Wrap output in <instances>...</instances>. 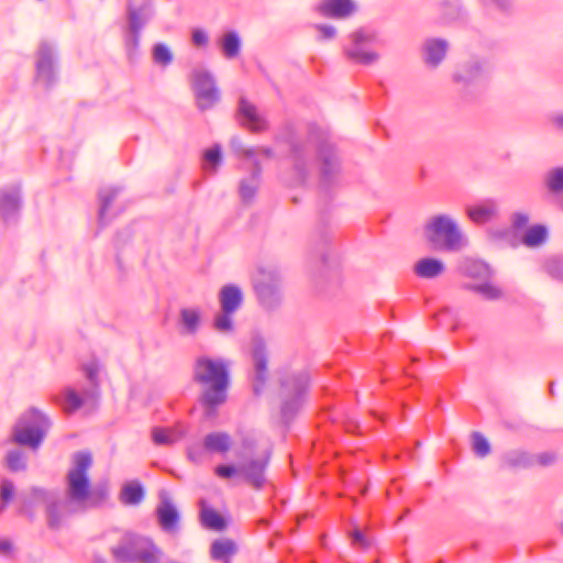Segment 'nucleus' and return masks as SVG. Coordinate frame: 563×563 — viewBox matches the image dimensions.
<instances>
[{"instance_id": "obj_40", "label": "nucleus", "mask_w": 563, "mask_h": 563, "mask_svg": "<svg viewBox=\"0 0 563 563\" xmlns=\"http://www.w3.org/2000/svg\"><path fill=\"white\" fill-rule=\"evenodd\" d=\"M346 55L350 59L356 60L363 65H371L379 59V55L377 53L363 52L357 47L346 49Z\"/></svg>"}, {"instance_id": "obj_21", "label": "nucleus", "mask_w": 563, "mask_h": 563, "mask_svg": "<svg viewBox=\"0 0 563 563\" xmlns=\"http://www.w3.org/2000/svg\"><path fill=\"white\" fill-rule=\"evenodd\" d=\"M219 301L222 311L235 312L243 301L242 291L235 285H225L219 292Z\"/></svg>"}, {"instance_id": "obj_32", "label": "nucleus", "mask_w": 563, "mask_h": 563, "mask_svg": "<svg viewBox=\"0 0 563 563\" xmlns=\"http://www.w3.org/2000/svg\"><path fill=\"white\" fill-rule=\"evenodd\" d=\"M463 288L479 294L487 300H497L503 297V290L487 280L481 284H465Z\"/></svg>"}, {"instance_id": "obj_49", "label": "nucleus", "mask_w": 563, "mask_h": 563, "mask_svg": "<svg viewBox=\"0 0 563 563\" xmlns=\"http://www.w3.org/2000/svg\"><path fill=\"white\" fill-rule=\"evenodd\" d=\"M205 162L209 163L213 168H216L222 161L221 147L219 145H214L213 147L207 150L203 154Z\"/></svg>"}, {"instance_id": "obj_2", "label": "nucleus", "mask_w": 563, "mask_h": 563, "mask_svg": "<svg viewBox=\"0 0 563 563\" xmlns=\"http://www.w3.org/2000/svg\"><path fill=\"white\" fill-rule=\"evenodd\" d=\"M192 379L201 387L198 400L203 408L205 417H216L218 408L228 399L229 363L223 358L200 356L194 364Z\"/></svg>"}, {"instance_id": "obj_19", "label": "nucleus", "mask_w": 563, "mask_h": 563, "mask_svg": "<svg viewBox=\"0 0 563 563\" xmlns=\"http://www.w3.org/2000/svg\"><path fill=\"white\" fill-rule=\"evenodd\" d=\"M445 271V265L441 260L434 257H423L419 260L413 266V273L424 279H433L442 275Z\"/></svg>"}, {"instance_id": "obj_11", "label": "nucleus", "mask_w": 563, "mask_h": 563, "mask_svg": "<svg viewBox=\"0 0 563 563\" xmlns=\"http://www.w3.org/2000/svg\"><path fill=\"white\" fill-rule=\"evenodd\" d=\"M252 360L254 367V385L255 394H260L265 386L268 377V356L265 343L262 339H254L252 342Z\"/></svg>"}, {"instance_id": "obj_20", "label": "nucleus", "mask_w": 563, "mask_h": 563, "mask_svg": "<svg viewBox=\"0 0 563 563\" xmlns=\"http://www.w3.org/2000/svg\"><path fill=\"white\" fill-rule=\"evenodd\" d=\"M488 71V65L478 59L466 62L461 69L454 75L456 82H472Z\"/></svg>"}, {"instance_id": "obj_35", "label": "nucleus", "mask_w": 563, "mask_h": 563, "mask_svg": "<svg viewBox=\"0 0 563 563\" xmlns=\"http://www.w3.org/2000/svg\"><path fill=\"white\" fill-rule=\"evenodd\" d=\"M181 434L174 429L155 427L152 430V440L156 445H170L180 439Z\"/></svg>"}, {"instance_id": "obj_60", "label": "nucleus", "mask_w": 563, "mask_h": 563, "mask_svg": "<svg viewBox=\"0 0 563 563\" xmlns=\"http://www.w3.org/2000/svg\"><path fill=\"white\" fill-rule=\"evenodd\" d=\"M257 152L269 158L274 156V151L271 147H261Z\"/></svg>"}, {"instance_id": "obj_12", "label": "nucleus", "mask_w": 563, "mask_h": 563, "mask_svg": "<svg viewBox=\"0 0 563 563\" xmlns=\"http://www.w3.org/2000/svg\"><path fill=\"white\" fill-rule=\"evenodd\" d=\"M151 540L135 536L125 534L121 542L111 549V553L119 563H132Z\"/></svg>"}, {"instance_id": "obj_33", "label": "nucleus", "mask_w": 563, "mask_h": 563, "mask_svg": "<svg viewBox=\"0 0 563 563\" xmlns=\"http://www.w3.org/2000/svg\"><path fill=\"white\" fill-rule=\"evenodd\" d=\"M220 45L224 56L231 59L239 55L241 41L234 31H230L222 36Z\"/></svg>"}, {"instance_id": "obj_51", "label": "nucleus", "mask_w": 563, "mask_h": 563, "mask_svg": "<svg viewBox=\"0 0 563 563\" xmlns=\"http://www.w3.org/2000/svg\"><path fill=\"white\" fill-rule=\"evenodd\" d=\"M314 27L319 31V40L325 41V40H332L336 35V30L332 25L328 24H316Z\"/></svg>"}, {"instance_id": "obj_27", "label": "nucleus", "mask_w": 563, "mask_h": 563, "mask_svg": "<svg viewBox=\"0 0 563 563\" xmlns=\"http://www.w3.org/2000/svg\"><path fill=\"white\" fill-rule=\"evenodd\" d=\"M533 465V456L522 451L508 452L501 459L503 468H529Z\"/></svg>"}, {"instance_id": "obj_54", "label": "nucleus", "mask_w": 563, "mask_h": 563, "mask_svg": "<svg viewBox=\"0 0 563 563\" xmlns=\"http://www.w3.org/2000/svg\"><path fill=\"white\" fill-rule=\"evenodd\" d=\"M529 222V217L522 212H516L511 217L512 228L516 230L525 228Z\"/></svg>"}, {"instance_id": "obj_45", "label": "nucleus", "mask_w": 563, "mask_h": 563, "mask_svg": "<svg viewBox=\"0 0 563 563\" xmlns=\"http://www.w3.org/2000/svg\"><path fill=\"white\" fill-rule=\"evenodd\" d=\"M349 536L351 538L352 545L355 548L367 550L372 545L371 540L358 527H354L353 530L350 531Z\"/></svg>"}, {"instance_id": "obj_58", "label": "nucleus", "mask_w": 563, "mask_h": 563, "mask_svg": "<svg viewBox=\"0 0 563 563\" xmlns=\"http://www.w3.org/2000/svg\"><path fill=\"white\" fill-rule=\"evenodd\" d=\"M12 549V543L9 540H2L0 541V552L1 553H9Z\"/></svg>"}, {"instance_id": "obj_63", "label": "nucleus", "mask_w": 563, "mask_h": 563, "mask_svg": "<svg viewBox=\"0 0 563 563\" xmlns=\"http://www.w3.org/2000/svg\"><path fill=\"white\" fill-rule=\"evenodd\" d=\"M550 394L554 395V383L550 384Z\"/></svg>"}, {"instance_id": "obj_26", "label": "nucleus", "mask_w": 563, "mask_h": 563, "mask_svg": "<svg viewBox=\"0 0 563 563\" xmlns=\"http://www.w3.org/2000/svg\"><path fill=\"white\" fill-rule=\"evenodd\" d=\"M203 446L209 452L225 453L231 448V437L227 432H211L205 437Z\"/></svg>"}, {"instance_id": "obj_57", "label": "nucleus", "mask_w": 563, "mask_h": 563, "mask_svg": "<svg viewBox=\"0 0 563 563\" xmlns=\"http://www.w3.org/2000/svg\"><path fill=\"white\" fill-rule=\"evenodd\" d=\"M140 33H131V36L128 38V45L131 47H136L139 45Z\"/></svg>"}, {"instance_id": "obj_64", "label": "nucleus", "mask_w": 563, "mask_h": 563, "mask_svg": "<svg viewBox=\"0 0 563 563\" xmlns=\"http://www.w3.org/2000/svg\"><path fill=\"white\" fill-rule=\"evenodd\" d=\"M85 396H87V397H93V391H86V393H85Z\"/></svg>"}, {"instance_id": "obj_15", "label": "nucleus", "mask_w": 563, "mask_h": 563, "mask_svg": "<svg viewBox=\"0 0 563 563\" xmlns=\"http://www.w3.org/2000/svg\"><path fill=\"white\" fill-rule=\"evenodd\" d=\"M36 77L43 80L47 86L54 81L53 49L47 43H42L38 48L36 60Z\"/></svg>"}, {"instance_id": "obj_36", "label": "nucleus", "mask_w": 563, "mask_h": 563, "mask_svg": "<svg viewBox=\"0 0 563 563\" xmlns=\"http://www.w3.org/2000/svg\"><path fill=\"white\" fill-rule=\"evenodd\" d=\"M4 464L11 472H23L27 467L26 457L21 450H10L5 457Z\"/></svg>"}, {"instance_id": "obj_39", "label": "nucleus", "mask_w": 563, "mask_h": 563, "mask_svg": "<svg viewBox=\"0 0 563 563\" xmlns=\"http://www.w3.org/2000/svg\"><path fill=\"white\" fill-rule=\"evenodd\" d=\"M161 556L162 551L150 541L148 547H145L132 563H159Z\"/></svg>"}, {"instance_id": "obj_43", "label": "nucleus", "mask_w": 563, "mask_h": 563, "mask_svg": "<svg viewBox=\"0 0 563 563\" xmlns=\"http://www.w3.org/2000/svg\"><path fill=\"white\" fill-rule=\"evenodd\" d=\"M141 9H135L131 4L128 7L129 31L130 33H140L145 20L141 16Z\"/></svg>"}, {"instance_id": "obj_37", "label": "nucleus", "mask_w": 563, "mask_h": 563, "mask_svg": "<svg viewBox=\"0 0 563 563\" xmlns=\"http://www.w3.org/2000/svg\"><path fill=\"white\" fill-rule=\"evenodd\" d=\"M109 497V489L106 484H99L89 490V498L84 506L98 507L102 505Z\"/></svg>"}, {"instance_id": "obj_3", "label": "nucleus", "mask_w": 563, "mask_h": 563, "mask_svg": "<svg viewBox=\"0 0 563 563\" xmlns=\"http://www.w3.org/2000/svg\"><path fill=\"white\" fill-rule=\"evenodd\" d=\"M256 450V440L252 437H243L236 456L242 460L239 465L222 464L214 470L216 474L224 479L235 475L243 477L252 488L260 490L266 483V470L272 459V448L268 446L256 456H252Z\"/></svg>"}, {"instance_id": "obj_29", "label": "nucleus", "mask_w": 563, "mask_h": 563, "mask_svg": "<svg viewBox=\"0 0 563 563\" xmlns=\"http://www.w3.org/2000/svg\"><path fill=\"white\" fill-rule=\"evenodd\" d=\"M183 333L194 335L200 325V311L198 309L184 308L179 313Z\"/></svg>"}, {"instance_id": "obj_18", "label": "nucleus", "mask_w": 563, "mask_h": 563, "mask_svg": "<svg viewBox=\"0 0 563 563\" xmlns=\"http://www.w3.org/2000/svg\"><path fill=\"white\" fill-rule=\"evenodd\" d=\"M21 208V197L18 188L0 190V214L4 221L13 218Z\"/></svg>"}, {"instance_id": "obj_62", "label": "nucleus", "mask_w": 563, "mask_h": 563, "mask_svg": "<svg viewBox=\"0 0 563 563\" xmlns=\"http://www.w3.org/2000/svg\"><path fill=\"white\" fill-rule=\"evenodd\" d=\"M357 427H358L357 423L349 422L345 428H346V431L354 432Z\"/></svg>"}, {"instance_id": "obj_24", "label": "nucleus", "mask_w": 563, "mask_h": 563, "mask_svg": "<svg viewBox=\"0 0 563 563\" xmlns=\"http://www.w3.org/2000/svg\"><path fill=\"white\" fill-rule=\"evenodd\" d=\"M466 214L474 223L484 224L497 214V203L494 200H487L481 205L468 207Z\"/></svg>"}, {"instance_id": "obj_50", "label": "nucleus", "mask_w": 563, "mask_h": 563, "mask_svg": "<svg viewBox=\"0 0 563 563\" xmlns=\"http://www.w3.org/2000/svg\"><path fill=\"white\" fill-rule=\"evenodd\" d=\"M230 145L235 153L243 154L246 157H253L256 153V150L254 148H245L243 141L238 136H234L231 140Z\"/></svg>"}, {"instance_id": "obj_55", "label": "nucleus", "mask_w": 563, "mask_h": 563, "mask_svg": "<svg viewBox=\"0 0 563 563\" xmlns=\"http://www.w3.org/2000/svg\"><path fill=\"white\" fill-rule=\"evenodd\" d=\"M86 377L89 379V382L93 385V387H97V377H98V367L96 364H88L84 367Z\"/></svg>"}, {"instance_id": "obj_25", "label": "nucleus", "mask_w": 563, "mask_h": 563, "mask_svg": "<svg viewBox=\"0 0 563 563\" xmlns=\"http://www.w3.org/2000/svg\"><path fill=\"white\" fill-rule=\"evenodd\" d=\"M460 269L466 277L474 278L477 280H488L492 276V271L487 264L476 260L464 261Z\"/></svg>"}, {"instance_id": "obj_22", "label": "nucleus", "mask_w": 563, "mask_h": 563, "mask_svg": "<svg viewBox=\"0 0 563 563\" xmlns=\"http://www.w3.org/2000/svg\"><path fill=\"white\" fill-rule=\"evenodd\" d=\"M158 522L163 530L173 531L179 521V514L168 498L161 500L156 509Z\"/></svg>"}, {"instance_id": "obj_53", "label": "nucleus", "mask_w": 563, "mask_h": 563, "mask_svg": "<svg viewBox=\"0 0 563 563\" xmlns=\"http://www.w3.org/2000/svg\"><path fill=\"white\" fill-rule=\"evenodd\" d=\"M191 38L196 46H206L209 42L208 34L201 29H195Z\"/></svg>"}, {"instance_id": "obj_8", "label": "nucleus", "mask_w": 563, "mask_h": 563, "mask_svg": "<svg viewBox=\"0 0 563 563\" xmlns=\"http://www.w3.org/2000/svg\"><path fill=\"white\" fill-rule=\"evenodd\" d=\"M254 290L261 305L267 309L279 305L280 295V275L274 267H260L253 278Z\"/></svg>"}, {"instance_id": "obj_61", "label": "nucleus", "mask_w": 563, "mask_h": 563, "mask_svg": "<svg viewBox=\"0 0 563 563\" xmlns=\"http://www.w3.org/2000/svg\"><path fill=\"white\" fill-rule=\"evenodd\" d=\"M554 122L558 128L563 129V114L555 117Z\"/></svg>"}, {"instance_id": "obj_46", "label": "nucleus", "mask_w": 563, "mask_h": 563, "mask_svg": "<svg viewBox=\"0 0 563 563\" xmlns=\"http://www.w3.org/2000/svg\"><path fill=\"white\" fill-rule=\"evenodd\" d=\"M84 404L82 398L74 390L67 389L64 400V409L68 412L78 410Z\"/></svg>"}, {"instance_id": "obj_7", "label": "nucleus", "mask_w": 563, "mask_h": 563, "mask_svg": "<svg viewBox=\"0 0 563 563\" xmlns=\"http://www.w3.org/2000/svg\"><path fill=\"white\" fill-rule=\"evenodd\" d=\"M92 465V456L88 451L74 454V467L67 474V500L84 506L89 498L90 482L87 475Z\"/></svg>"}, {"instance_id": "obj_44", "label": "nucleus", "mask_w": 563, "mask_h": 563, "mask_svg": "<svg viewBox=\"0 0 563 563\" xmlns=\"http://www.w3.org/2000/svg\"><path fill=\"white\" fill-rule=\"evenodd\" d=\"M472 446L475 454L479 457H484L490 453V445L488 441L479 432H473Z\"/></svg>"}, {"instance_id": "obj_31", "label": "nucleus", "mask_w": 563, "mask_h": 563, "mask_svg": "<svg viewBox=\"0 0 563 563\" xmlns=\"http://www.w3.org/2000/svg\"><path fill=\"white\" fill-rule=\"evenodd\" d=\"M144 498V489L139 482L125 484L120 493V500L125 505H137Z\"/></svg>"}, {"instance_id": "obj_38", "label": "nucleus", "mask_w": 563, "mask_h": 563, "mask_svg": "<svg viewBox=\"0 0 563 563\" xmlns=\"http://www.w3.org/2000/svg\"><path fill=\"white\" fill-rule=\"evenodd\" d=\"M545 184L551 192H563V167L551 169L545 176Z\"/></svg>"}, {"instance_id": "obj_17", "label": "nucleus", "mask_w": 563, "mask_h": 563, "mask_svg": "<svg viewBox=\"0 0 563 563\" xmlns=\"http://www.w3.org/2000/svg\"><path fill=\"white\" fill-rule=\"evenodd\" d=\"M449 44L442 38H428L423 44V60L430 67H438L446 56Z\"/></svg>"}, {"instance_id": "obj_13", "label": "nucleus", "mask_w": 563, "mask_h": 563, "mask_svg": "<svg viewBox=\"0 0 563 563\" xmlns=\"http://www.w3.org/2000/svg\"><path fill=\"white\" fill-rule=\"evenodd\" d=\"M238 114L242 119V125L252 132H263L268 128L267 121L258 113L257 108L244 97L239 99Z\"/></svg>"}, {"instance_id": "obj_59", "label": "nucleus", "mask_w": 563, "mask_h": 563, "mask_svg": "<svg viewBox=\"0 0 563 563\" xmlns=\"http://www.w3.org/2000/svg\"><path fill=\"white\" fill-rule=\"evenodd\" d=\"M188 457H189L191 461L197 462V461L199 460L198 449L190 448V449L188 450Z\"/></svg>"}, {"instance_id": "obj_42", "label": "nucleus", "mask_w": 563, "mask_h": 563, "mask_svg": "<svg viewBox=\"0 0 563 563\" xmlns=\"http://www.w3.org/2000/svg\"><path fill=\"white\" fill-rule=\"evenodd\" d=\"M232 313L233 312H224L221 310V312L214 317L213 327L218 332L231 333L233 331L234 324L231 317Z\"/></svg>"}, {"instance_id": "obj_9", "label": "nucleus", "mask_w": 563, "mask_h": 563, "mask_svg": "<svg viewBox=\"0 0 563 563\" xmlns=\"http://www.w3.org/2000/svg\"><path fill=\"white\" fill-rule=\"evenodd\" d=\"M192 89L201 111L211 109L220 100V92L212 74L205 69L192 71Z\"/></svg>"}, {"instance_id": "obj_1", "label": "nucleus", "mask_w": 563, "mask_h": 563, "mask_svg": "<svg viewBox=\"0 0 563 563\" xmlns=\"http://www.w3.org/2000/svg\"><path fill=\"white\" fill-rule=\"evenodd\" d=\"M291 168L287 183L292 187H302L313 173L314 161L319 167L320 186L329 189L336 184L341 174V158L336 147L329 139L310 132L305 139L289 140Z\"/></svg>"}, {"instance_id": "obj_52", "label": "nucleus", "mask_w": 563, "mask_h": 563, "mask_svg": "<svg viewBox=\"0 0 563 563\" xmlns=\"http://www.w3.org/2000/svg\"><path fill=\"white\" fill-rule=\"evenodd\" d=\"M534 464H539L541 466L552 465L556 461L555 453L552 452H543L533 456Z\"/></svg>"}, {"instance_id": "obj_34", "label": "nucleus", "mask_w": 563, "mask_h": 563, "mask_svg": "<svg viewBox=\"0 0 563 563\" xmlns=\"http://www.w3.org/2000/svg\"><path fill=\"white\" fill-rule=\"evenodd\" d=\"M200 517L203 527L210 530L222 531L227 528L225 519L213 509H203Z\"/></svg>"}, {"instance_id": "obj_16", "label": "nucleus", "mask_w": 563, "mask_h": 563, "mask_svg": "<svg viewBox=\"0 0 563 563\" xmlns=\"http://www.w3.org/2000/svg\"><path fill=\"white\" fill-rule=\"evenodd\" d=\"M261 175H262V166L258 161H254L253 169L250 176L243 178L240 181L239 194L241 200L244 203H250L253 201L257 189L261 185Z\"/></svg>"}, {"instance_id": "obj_28", "label": "nucleus", "mask_w": 563, "mask_h": 563, "mask_svg": "<svg viewBox=\"0 0 563 563\" xmlns=\"http://www.w3.org/2000/svg\"><path fill=\"white\" fill-rule=\"evenodd\" d=\"M119 187H109V188H102L99 190V214H98V221L99 225L103 227L107 223V212L112 205V202L115 200L120 192Z\"/></svg>"}, {"instance_id": "obj_47", "label": "nucleus", "mask_w": 563, "mask_h": 563, "mask_svg": "<svg viewBox=\"0 0 563 563\" xmlns=\"http://www.w3.org/2000/svg\"><path fill=\"white\" fill-rule=\"evenodd\" d=\"M14 494V484L12 481L8 478H3L0 485V498L2 505L0 507V512L5 508L7 504L10 503Z\"/></svg>"}, {"instance_id": "obj_6", "label": "nucleus", "mask_w": 563, "mask_h": 563, "mask_svg": "<svg viewBox=\"0 0 563 563\" xmlns=\"http://www.w3.org/2000/svg\"><path fill=\"white\" fill-rule=\"evenodd\" d=\"M310 376L307 371H287L279 377L280 413L285 421L294 418L308 390Z\"/></svg>"}, {"instance_id": "obj_23", "label": "nucleus", "mask_w": 563, "mask_h": 563, "mask_svg": "<svg viewBox=\"0 0 563 563\" xmlns=\"http://www.w3.org/2000/svg\"><path fill=\"white\" fill-rule=\"evenodd\" d=\"M238 552L236 543L228 538L217 539L210 547V555L212 560L231 563V558Z\"/></svg>"}, {"instance_id": "obj_10", "label": "nucleus", "mask_w": 563, "mask_h": 563, "mask_svg": "<svg viewBox=\"0 0 563 563\" xmlns=\"http://www.w3.org/2000/svg\"><path fill=\"white\" fill-rule=\"evenodd\" d=\"M32 497L35 503H43L46 507L47 525L51 529H58L62 525V508L68 500H63L57 492L33 488Z\"/></svg>"}, {"instance_id": "obj_48", "label": "nucleus", "mask_w": 563, "mask_h": 563, "mask_svg": "<svg viewBox=\"0 0 563 563\" xmlns=\"http://www.w3.org/2000/svg\"><path fill=\"white\" fill-rule=\"evenodd\" d=\"M547 272L556 279L563 282V258H551L548 261Z\"/></svg>"}, {"instance_id": "obj_5", "label": "nucleus", "mask_w": 563, "mask_h": 563, "mask_svg": "<svg viewBox=\"0 0 563 563\" xmlns=\"http://www.w3.org/2000/svg\"><path fill=\"white\" fill-rule=\"evenodd\" d=\"M51 427L48 418L35 408L22 413L12 427L10 443L36 450Z\"/></svg>"}, {"instance_id": "obj_4", "label": "nucleus", "mask_w": 563, "mask_h": 563, "mask_svg": "<svg viewBox=\"0 0 563 563\" xmlns=\"http://www.w3.org/2000/svg\"><path fill=\"white\" fill-rule=\"evenodd\" d=\"M426 240L435 251L457 252L464 246V236L449 214H435L423 227Z\"/></svg>"}, {"instance_id": "obj_14", "label": "nucleus", "mask_w": 563, "mask_h": 563, "mask_svg": "<svg viewBox=\"0 0 563 563\" xmlns=\"http://www.w3.org/2000/svg\"><path fill=\"white\" fill-rule=\"evenodd\" d=\"M317 11L324 18L346 19L356 11V5L352 0H321Z\"/></svg>"}, {"instance_id": "obj_41", "label": "nucleus", "mask_w": 563, "mask_h": 563, "mask_svg": "<svg viewBox=\"0 0 563 563\" xmlns=\"http://www.w3.org/2000/svg\"><path fill=\"white\" fill-rule=\"evenodd\" d=\"M173 54L169 48L163 44L157 43L153 47V59L157 65L163 67L168 66L173 62Z\"/></svg>"}, {"instance_id": "obj_56", "label": "nucleus", "mask_w": 563, "mask_h": 563, "mask_svg": "<svg viewBox=\"0 0 563 563\" xmlns=\"http://www.w3.org/2000/svg\"><path fill=\"white\" fill-rule=\"evenodd\" d=\"M351 37H352V41L354 42L355 45H358V44H361V43H363L365 41H369V37L366 36L362 30H358V31L354 32L351 35Z\"/></svg>"}, {"instance_id": "obj_30", "label": "nucleus", "mask_w": 563, "mask_h": 563, "mask_svg": "<svg viewBox=\"0 0 563 563\" xmlns=\"http://www.w3.org/2000/svg\"><path fill=\"white\" fill-rule=\"evenodd\" d=\"M548 230L542 224L530 227L521 238V242L527 247H538L545 242Z\"/></svg>"}]
</instances>
